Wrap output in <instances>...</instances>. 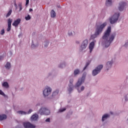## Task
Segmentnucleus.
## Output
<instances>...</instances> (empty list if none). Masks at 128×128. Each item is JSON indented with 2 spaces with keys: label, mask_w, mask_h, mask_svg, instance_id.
Returning <instances> with one entry per match:
<instances>
[{
  "label": "nucleus",
  "mask_w": 128,
  "mask_h": 128,
  "mask_svg": "<svg viewBox=\"0 0 128 128\" xmlns=\"http://www.w3.org/2000/svg\"><path fill=\"white\" fill-rule=\"evenodd\" d=\"M112 32V27L110 26H109L106 30L105 32L104 36H102V38L104 40V42L105 44L106 48H108L110 46V45L114 40V38L116 37V34H113L110 35L109 40L108 37L110 36V32Z\"/></svg>",
  "instance_id": "f257e3e1"
},
{
  "label": "nucleus",
  "mask_w": 128,
  "mask_h": 128,
  "mask_svg": "<svg viewBox=\"0 0 128 128\" xmlns=\"http://www.w3.org/2000/svg\"><path fill=\"white\" fill-rule=\"evenodd\" d=\"M106 26V22H105L102 24L100 26H97L96 28V32L94 35H92L91 36L92 38H96V36H98L100 34H101V32H102V30Z\"/></svg>",
  "instance_id": "f03ea898"
},
{
  "label": "nucleus",
  "mask_w": 128,
  "mask_h": 128,
  "mask_svg": "<svg viewBox=\"0 0 128 128\" xmlns=\"http://www.w3.org/2000/svg\"><path fill=\"white\" fill-rule=\"evenodd\" d=\"M118 18H120V13H115L114 16H112L110 18L109 20L110 22V24H116L118 20Z\"/></svg>",
  "instance_id": "7ed1b4c3"
},
{
  "label": "nucleus",
  "mask_w": 128,
  "mask_h": 128,
  "mask_svg": "<svg viewBox=\"0 0 128 128\" xmlns=\"http://www.w3.org/2000/svg\"><path fill=\"white\" fill-rule=\"evenodd\" d=\"M38 114H40V116H44V114H46V116H48L50 114V111L48 110V109L42 107L39 110Z\"/></svg>",
  "instance_id": "20e7f679"
},
{
  "label": "nucleus",
  "mask_w": 128,
  "mask_h": 128,
  "mask_svg": "<svg viewBox=\"0 0 128 128\" xmlns=\"http://www.w3.org/2000/svg\"><path fill=\"white\" fill-rule=\"evenodd\" d=\"M102 68H104V66L102 65H99L98 66L95 70H94L92 71V76H96L98 74H100V70H102Z\"/></svg>",
  "instance_id": "39448f33"
},
{
  "label": "nucleus",
  "mask_w": 128,
  "mask_h": 128,
  "mask_svg": "<svg viewBox=\"0 0 128 128\" xmlns=\"http://www.w3.org/2000/svg\"><path fill=\"white\" fill-rule=\"evenodd\" d=\"M88 40L87 39H86L83 41L80 47V50L82 51L84 50H86L88 46Z\"/></svg>",
  "instance_id": "423d86ee"
},
{
  "label": "nucleus",
  "mask_w": 128,
  "mask_h": 128,
  "mask_svg": "<svg viewBox=\"0 0 128 128\" xmlns=\"http://www.w3.org/2000/svg\"><path fill=\"white\" fill-rule=\"evenodd\" d=\"M51 92L52 88L48 87L46 88L43 91V94L44 96H50V94Z\"/></svg>",
  "instance_id": "0eeeda50"
},
{
  "label": "nucleus",
  "mask_w": 128,
  "mask_h": 128,
  "mask_svg": "<svg viewBox=\"0 0 128 128\" xmlns=\"http://www.w3.org/2000/svg\"><path fill=\"white\" fill-rule=\"evenodd\" d=\"M84 82V78L82 77V78H79L77 83L76 84V88H78V86H82V84L83 82Z\"/></svg>",
  "instance_id": "6e6552de"
},
{
  "label": "nucleus",
  "mask_w": 128,
  "mask_h": 128,
  "mask_svg": "<svg viewBox=\"0 0 128 128\" xmlns=\"http://www.w3.org/2000/svg\"><path fill=\"white\" fill-rule=\"evenodd\" d=\"M24 126L25 128H36V126L33 125L32 124L28 122H24Z\"/></svg>",
  "instance_id": "1a4fd4ad"
},
{
  "label": "nucleus",
  "mask_w": 128,
  "mask_h": 128,
  "mask_svg": "<svg viewBox=\"0 0 128 128\" xmlns=\"http://www.w3.org/2000/svg\"><path fill=\"white\" fill-rule=\"evenodd\" d=\"M126 6V3L124 2H120L119 4V7H118V10L120 12H122L124 10V6Z\"/></svg>",
  "instance_id": "9d476101"
},
{
  "label": "nucleus",
  "mask_w": 128,
  "mask_h": 128,
  "mask_svg": "<svg viewBox=\"0 0 128 128\" xmlns=\"http://www.w3.org/2000/svg\"><path fill=\"white\" fill-rule=\"evenodd\" d=\"M70 84H69V88H68V92L70 94L72 92L74 86L72 85V82H74V79H70Z\"/></svg>",
  "instance_id": "9b49d317"
},
{
  "label": "nucleus",
  "mask_w": 128,
  "mask_h": 128,
  "mask_svg": "<svg viewBox=\"0 0 128 128\" xmlns=\"http://www.w3.org/2000/svg\"><path fill=\"white\" fill-rule=\"evenodd\" d=\"M21 20H20V18H18L16 20H14V22L12 23V25L14 26L16 28V26H18V24H20Z\"/></svg>",
  "instance_id": "f8f14e48"
},
{
  "label": "nucleus",
  "mask_w": 128,
  "mask_h": 128,
  "mask_svg": "<svg viewBox=\"0 0 128 128\" xmlns=\"http://www.w3.org/2000/svg\"><path fill=\"white\" fill-rule=\"evenodd\" d=\"M94 42H92L90 43L89 46V50H90V52H92V50H94Z\"/></svg>",
  "instance_id": "ddd939ff"
},
{
  "label": "nucleus",
  "mask_w": 128,
  "mask_h": 128,
  "mask_svg": "<svg viewBox=\"0 0 128 128\" xmlns=\"http://www.w3.org/2000/svg\"><path fill=\"white\" fill-rule=\"evenodd\" d=\"M38 118V114H34L32 115L31 117L32 120H37Z\"/></svg>",
  "instance_id": "4468645a"
},
{
  "label": "nucleus",
  "mask_w": 128,
  "mask_h": 128,
  "mask_svg": "<svg viewBox=\"0 0 128 128\" xmlns=\"http://www.w3.org/2000/svg\"><path fill=\"white\" fill-rule=\"evenodd\" d=\"M112 61L108 62H107L106 66V68L107 70H108V68H112Z\"/></svg>",
  "instance_id": "2eb2a0df"
},
{
  "label": "nucleus",
  "mask_w": 128,
  "mask_h": 128,
  "mask_svg": "<svg viewBox=\"0 0 128 128\" xmlns=\"http://www.w3.org/2000/svg\"><path fill=\"white\" fill-rule=\"evenodd\" d=\"M6 120V115L0 114V120Z\"/></svg>",
  "instance_id": "dca6fc26"
},
{
  "label": "nucleus",
  "mask_w": 128,
  "mask_h": 128,
  "mask_svg": "<svg viewBox=\"0 0 128 128\" xmlns=\"http://www.w3.org/2000/svg\"><path fill=\"white\" fill-rule=\"evenodd\" d=\"M112 0H106V4L107 6H112Z\"/></svg>",
  "instance_id": "f3484780"
},
{
  "label": "nucleus",
  "mask_w": 128,
  "mask_h": 128,
  "mask_svg": "<svg viewBox=\"0 0 128 128\" xmlns=\"http://www.w3.org/2000/svg\"><path fill=\"white\" fill-rule=\"evenodd\" d=\"M110 116V115L108 114H105L102 116V121L104 122L105 120H106Z\"/></svg>",
  "instance_id": "a211bd4d"
},
{
  "label": "nucleus",
  "mask_w": 128,
  "mask_h": 128,
  "mask_svg": "<svg viewBox=\"0 0 128 128\" xmlns=\"http://www.w3.org/2000/svg\"><path fill=\"white\" fill-rule=\"evenodd\" d=\"M56 12H54V10H52L50 12L51 18H56Z\"/></svg>",
  "instance_id": "6ab92c4d"
},
{
  "label": "nucleus",
  "mask_w": 128,
  "mask_h": 128,
  "mask_svg": "<svg viewBox=\"0 0 128 128\" xmlns=\"http://www.w3.org/2000/svg\"><path fill=\"white\" fill-rule=\"evenodd\" d=\"M10 64L9 62H8L6 63V64L5 66V68L7 69V70H10Z\"/></svg>",
  "instance_id": "aec40b11"
},
{
  "label": "nucleus",
  "mask_w": 128,
  "mask_h": 128,
  "mask_svg": "<svg viewBox=\"0 0 128 128\" xmlns=\"http://www.w3.org/2000/svg\"><path fill=\"white\" fill-rule=\"evenodd\" d=\"M12 19L9 18L8 20V26H12Z\"/></svg>",
  "instance_id": "412c9836"
},
{
  "label": "nucleus",
  "mask_w": 128,
  "mask_h": 128,
  "mask_svg": "<svg viewBox=\"0 0 128 128\" xmlns=\"http://www.w3.org/2000/svg\"><path fill=\"white\" fill-rule=\"evenodd\" d=\"M12 10H10L6 14V18H8V16H10L12 14Z\"/></svg>",
  "instance_id": "4be33fe9"
},
{
  "label": "nucleus",
  "mask_w": 128,
  "mask_h": 128,
  "mask_svg": "<svg viewBox=\"0 0 128 128\" xmlns=\"http://www.w3.org/2000/svg\"><path fill=\"white\" fill-rule=\"evenodd\" d=\"M2 86L5 88H8V82H5L2 84Z\"/></svg>",
  "instance_id": "5701e85b"
},
{
  "label": "nucleus",
  "mask_w": 128,
  "mask_h": 128,
  "mask_svg": "<svg viewBox=\"0 0 128 128\" xmlns=\"http://www.w3.org/2000/svg\"><path fill=\"white\" fill-rule=\"evenodd\" d=\"M18 114H26V112H24V111H18L17 112Z\"/></svg>",
  "instance_id": "b1692460"
},
{
  "label": "nucleus",
  "mask_w": 128,
  "mask_h": 128,
  "mask_svg": "<svg viewBox=\"0 0 128 128\" xmlns=\"http://www.w3.org/2000/svg\"><path fill=\"white\" fill-rule=\"evenodd\" d=\"M58 90H56L52 93V96H58Z\"/></svg>",
  "instance_id": "393cba45"
},
{
  "label": "nucleus",
  "mask_w": 128,
  "mask_h": 128,
  "mask_svg": "<svg viewBox=\"0 0 128 128\" xmlns=\"http://www.w3.org/2000/svg\"><path fill=\"white\" fill-rule=\"evenodd\" d=\"M18 6L19 7V12H20V10H22V3L21 2H20L18 4Z\"/></svg>",
  "instance_id": "a878e982"
},
{
  "label": "nucleus",
  "mask_w": 128,
  "mask_h": 128,
  "mask_svg": "<svg viewBox=\"0 0 128 128\" xmlns=\"http://www.w3.org/2000/svg\"><path fill=\"white\" fill-rule=\"evenodd\" d=\"M80 74V70L76 69V70H74V74L76 76V74Z\"/></svg>",
  "instance_id": "bb28decb"
},
{
  "label": "nucleus",
  "mask_w": 128,
  "mask_h": 128,
  "mask_svg": "<svg viewBox=\"0 0 128 128\" xmlns=\"http://www.w3.org/2000/svg\"><path fill=\"white\" fill-rule=\"evenodd\" d=\"M84 90V86H82L80 88V90H79L78 89V92H82V90Z\"/></svg>",
  "instance_id": "cd10ccee"
},
{
  "label": "nucleus",
  "mask_w": 128,
  "mask_h": 128,
  "mask_svg": "<svg viewBox=\"0 0 128 128\" xmlns=\"http://www.w3.org/2000/svg\"><path fill=\"white\" fill-rule=\"evenodd\" d=\"M30 18H31L30 15H28L27 16L25 17V20H30Z\"/></svg>",
  "instance_id": "c85d7f7f"
},
{
  "label": "nucleus",
  "mask_w": 128,
  "mask_h": 128,
  "mask_svg": "<svg viewBox=\"0 0 128 128\" xmlns=\"http://www.w3.org/2000/svg\"><path fill=\"white\" fill-rule=\"evenodd\" d=\"M90 65V62H88L86 64V66L84 67V70H86V68H88V66Z\"/></svg>",
  "instance_id": "c756f323"
},
{
  "label": "nucleus",
  "mask_w": 128,
  "mask_h": 128,
  "mask_svg": "<svg viewBox=\"0 0 128 128\" xmlns=\"http://www.w3.org/2000/svg\"><path fill=\"white\" fill-rule=\"evenodd\" d=\"M12 28V26L8 25V27L7 28V32H10Z\"/></svg>",
  "instance_id": "7c9ffc66"
},
{
  "label": "nucleus",
  "mask_w": 128,
  "mask_h": 128,
  "mask_svg": "<svg viewBox=\"0 0 128 128\" xmlns=\"http://www.w3.org/2000/svg\"><path fill=\"white\" fill-rule=\"evenodd\" d=\"M60 68H66V64H60Z\"/></svg>",
  "instance_id": "2f4dec72"
},
{
  "label": "nucleus",
  "mask_w": 128,
  "mask_h": 128,
  "mask_svg": "<svg viewBox=\"0 0 128 128\" xmlns=\"http://www.w3.org/2000/svg\"><path fill=\"white\" fill-rule=\"evenodd\" d=\"M0 34H2V36H3V34H4V29H3L1 30Z\"/></svg>",
  "instance_id": "473e14b6"
},
{
  "label": "nucleus",
  "mask_w": 128,
  "mask_h": 128,
  "mask_svg": "<svg viewBox=\"0 0 128 128\" xmlns=\"http://www.w3.org/2000/svg\"><path fill=\"white\" fill-rule=\"evenodd\" d=\"M0 94H1V96H6L2 90H0Z\"/></svg>",
  "instance_id": "72a5a7b5"
},
{
  "label": "nucleus",
  "mask_w": 128,
  "mask_h": 128,
  "mask_svg": "<svg viewBox=\"0 0 128 128\" xmlns=\"http://www.w3.org/2000/svg\"><path fill=\"white\" fill-rule=\"evenodd\" d=\"M66 110V108H62V109H60L59 110V112H64Z\"/></svg>",
  "instance_id": "f704fd0d"
},
{
  "label": "nucleus",
  "mask_w": 128,
  "mask_h": 128,
  "mask_svg": "<svg viewBox=\"0 0 128 128\" xmlns=\"http://www.w3.org/2000/svg\"><path fill=\"white\" fill-rule=\"evenodd\" d=\"M68 36H72V32L69 30L68 32Z\"/></svg>",
  "instance_id": "c9c22d12"
},
{
  "label": "nucleus",
  "mask_w": 128,
  "mask_h": 128,
  "mask_svg": "<svg viewBox=\"0 0 128 128\" xmlns=\"http://www.w3.org/2000/svg\"><path fill=\"white\" fill-rule=\"evenodd\" d=\"M46 122H50V118H48L46 120Z\"/></svg>",
  "instance_id": "e433bc0d"
},
{
  "label": "nucleus",
  "mask_w": 128,
  "mask_h": 128,
  "mask_svg": "<svg viewBox=\"0 0 128 128\" xmlns=\"http://www.w3.org/2000/svg\"><path fill=\"white\" fill-rule=\"evenodd\" d=\"M32 112V110L30 109L28 112V114H30Z\"/></svg>",
  "instance_id": "4c0bfd02"
},
{
  "label": "nucleus",
  "mask_w": 128,
  "mask_h": 128,
  "mask_svg": "<svg viewBox=\"0 0 128 128\" xmlns=\"http://www.w3.org/2000/svg\"><path fill=\"white\" fill-rule=\"evenodd\" d=\"M30 2V0H26V5L28 4Z\"/></svg>",
  "instance_id": "58836bf2"
},
{
  "label": "nucleus",
  "mask_w": 128,
  "mask_h": 128,
  "mask_svg": "<svg viewBox=\"0 0 128 128\" xmlns=\"http://www.w3.org/2000/svg\"><path fill=\"white\" fill-rule=\"evenodd\" d=\"M14 6L15 8H16V10H18V5L16 4V2L14 4Z\"/></svg>",
  "instance_id": "ea45409f"
},
{
  "label": "nucleus",
  "mask_w": 128,
  "mask_h": 128,
  "mask_svg": "<svg viewBox=\"0 0 128 128\" xmlns=\"http://www.w3.org/2000/svg\"><path fill=\"white\" fill-rule=\"evenodd\" d=\"M31 48H36V46L34 44H32L31 45Z\"/></svg>",
  "instance_id": "a19ab883"
},
{
  "label": "nucleus",
  "mask_w": 128,
  "mask_h": 128,
  "mask_svg": "<svg viewBox=\"0 0 128 128\" xmlns=\"http://www.w3.org/2000/svg\"><path fill=\"white\" fill-rule=\"evenodd\" d=\"M128 46V42H126L124 44V46Z\"/></svg>",
  "instance_id": "79ce46f5"
},
{
  "label": "nucleus",
  "mask_w": 128,
  "mask_h": 128,
  "mask_svg": "<svg viewBox=\"0 0 128 128\" xmlns=\"http://www.w3.org/2000/svg\"><path fill=\"white\" fill-rule=\"evenodd\" d=\"M48 46V42L46 43V45H44V46Z\"/></svg>",
  "instance_id": "37998d69"
},
{
  "label": "nucleus",
  "mask_w": 128,
  "mask_h": 128,
  "mask_svg": "<svg viewBox=\"0 0 128 128\" xmlns=\"http://www.w3.org/2000/svg\"><path fill=\"white\" fill-rule=\"evenodd\" d=\"M29 10L30 12H32V8H30Z\"/></svg>",
  "instance_id": "c03bdc74"
},
{
  "label": "nucleus",
  "mask_w": 128,
  "mask_h": 128,
  "mask_svg": "<svg viewBox=\"0 0 128 128\" xmlns=\"http://www.w3.org/2000/svg\"><path fill=\"white\" fill-rule=\"evenodd\" d=\"M76 43H77L78 44H80V42H76Z\"/></svg>",
  "instance_id": "a18cd8bd"
}]
</instances>
